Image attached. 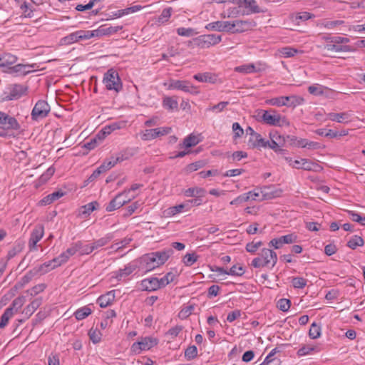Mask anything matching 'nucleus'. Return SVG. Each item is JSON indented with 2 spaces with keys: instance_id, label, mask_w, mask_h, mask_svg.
<instances>
[{
  "instance_id": "f257e3e1",
  "label": "nucleus",
  "mask_w": 365,
  "mask_h": 365,
  "mask_svg": "<svg viewBox=\"0 0 365 365\" xmlns=\"http://www.w3.org/2000/svg\"><path fill=\"white\" fill-rule=\"evenodd\" d=\"M257 120L272 126L289 125V123L285 117H282L275 110H259L257 113Z\"/></svg>"
},
{
  "instance_id": "f03ea898",
  "label": "nucleus",
  "mask_w": 365,
  "mask_h": 365,
  "mask_svg": "<svg viewBox=\"0 0 365 365\" xmlns=\"http://www.w3.org/2000/svg\"><path fill=\"white\" fill-rule=\"evenodd\" d=\"M138 271L150 272L160 265V252L148 253L135 259Z\"/></svg>"
},
{
  "instance_id": "7ed1b4c3",
  "label": "nucleus",
  "mask_w": 365,
  "mask_h": 365,
  "mask_svg": "<svg viewBox=\"0 0 365 365\" xmlns=\"http://www.w3.org/2000/svg\"><path fill=\"white\" fill-rule=\"evenodd\" d=\"M277 262V255L275 252L269 248H263L259 256L254 258L251 262V265L255 268H262L268 267L272 264L273 267Z\"/></svg>"
},
{
  "instance_id": "20e7f679",
  "label": "nucleus",
  "mask_w": 365,
  "mask_h": 365,
  "mask_svg": "<svg viewBox=\"0 0 365 365\" xmlns=\"http://www.w3.org/2000/svg\"><path fill=\"white\" fill-rule=\"evenodd\" d=\"M304 99L299 96H279L277 98H272L268 99L265 103L271 106H283L287 107H296L297 106L303 104Z\"/></svg>"
},
{
  "instance_id": "39448f33",
  "label": "nucleus",
  "mask_w": 365,
  "mask_h": 365,
  "mask_svg": "<svg viewBox=\"0 0 365 365\" xmlns=\"http://www.w3.org/2000/svg\"><path fill=\"white\" fill-rule=\"evenodd\" d=\"M103 83L106 88L109 91H115L118 93L123 88L122 82L119 77L118 73L111 68L105 73Z\"/></svg>"
},
{
  "instance_id": "423d86ee",
  "label": "nucleus",
  "mask_w": 365,
  "mask_h": 365,
  "mask_svg": "<svg viewBox=\"0 0 365 365\" xmlns=\"http://www.w3.org/2000/svg\"><path fill=\"white\" fill-rule=\"evenodd\" d=\"M165 86H168L169 89H178L181 90L184 92L189 93L191 94L197 95L200 93L198 88L194 86L191 83L187 81H171L169 84L164 83Z\"/></svg>"
},
{
  "instance_id": "0eeeda50",
  "label": "nucleus",
  "mask_w": 365,
  "mask_h": 365,
  "mask_svg": "<svg viewBox=\"0 0 365 365\" xmlns=\"http://www.w3.org/2000/svg\"><path fill=\"white\" fill-rule=\"evenodd\" d=\"M222 40V36L217 34L201 35L193 39L195 45L201 48H206L211 46L219 43Z\"/></svg>"
},
{
  "instance_id": "6e6552de",
  "label": "nucleus",
  "mask_w": 365,
  "mask_h": 365,
  "mask_svg": "<svg viewBox=\"0 0 365 365\" xmlns=\"http://www.w3.org/2000/svg\"><path fill=\"white\" fill-rule=\"evenodd\" d=\"M51 111V107L44 100H39L35 104L31 111V118L34 120H38L46 118Z\"/></svg>"
},
{
  "instance_id": "1a4fd4ad",
  "label": "nucleus",
  "mask_w": 365,
  "mask_h": 365,
  "mask_svg": "<svg viewBox=\"0 0 365 365\" xmlns=\"http://www.w3.org/2000/svg\"><path fill=\"white\" fill-rule=\"evenodd\" d=\"M257 26L254 20H235L230 21V31L232 33H242Z\"/></svg>"
},
{
  "instance_id": "9d476101",
  "label": "nucleus",
  "mask_w": 365,
  "mask_h": 365,
  "mask_svg": "<svg viewBox=\"0 0 365 365\" xmlns=\"http://www.w3.org/2000/svg\"><path fill=\"white\" fill-rule=\"evenodd\" d=\"M126 191H123V192L117 195L107 205L106 208V211L112 212L113 210H115L121 207L126 202H129L131 198L135 197V195L126 196Z\"/></svg>"
},
{
  "instance_id": "9b49d317",
  "label": "nucleus",
  "mask_w": 365,
  "mask_h": 365,
  "mask_svg": "<svg viewBox=\"0 0 365 365\" xmlns=\"http://www.w3.org/2000/svg\"><path fill=\"white\" fill-rule=\"evenodd\" d=\"M44 235V227L41 224H38L32 230L29 240V247L30 251L37 250V243L42 239Z\"/></svg>"
},
{
  "instance_id": "f8f14e48",
  "label": "nucleus",
  "mask_w": 365,
  "mask_h": 365,
  "mask_svg": "<svg viewBox=\"0 0 365 365\" xmlns=\"http://www.w3.org/2000/svg\"><path fill=\"white\" fill-rule=\"evenodd\" d=\"M0 127L14 130L20 129V125L14 117L1 111H0Z\"/></svg>"
},
{
  "instance_id": "ddd939ff",
  "label": "nucleus",
  "mask_w": 365,
  "mask_h": 365,
  "mask_svg": "<svg viewBox=\"0 0 365 365\" xmlns=\"http://www.w3.org/2000/svg\"><path fill=\"white\" fill-rule=\"evenodd\" d=\"M135 270L138 271V267L135 260H133L125 266L123 269H119L116 272L115 277L117 280L120 281L127 277Z\"/></svg>"
},
{
  "instance_id": "4468645a",
  "label": "nucleus",
  "mask_w": 365,
  "mask_h": 365,
  "mask_svg": "<svg viewBox=\"0 0 365 365\" xmlns=\"http://www.w3.org/2000/svg\"><path fill=\"white\" fill-rule=\"evenodd\" d=\"M230 21H217L206 25L205 29L207 30L217 31L221 32H230Z\"/></svg>"
},
{
  "instance_id": "2eb2a0df",
  "label": "nucleus",
  "mask_w": 365,
  "mask_h": 365,
  "mask_svg": "<svg viewBox=\"0 0 365 365\" xmlns=\"http://www.w3.org/2000/svg\"><path fill=\"white\" fill-rule=\"evenodd\" d=\"M260 66L261 63H258L257 66L255 63H248L235 67V71L245 74L257 73L262 70Z\"/></svg>"
},
{
  "instance_id": "dca6fc26",
  "label": "nucleus",
  "mask_w": 365,
  "mask_h": 365,
  "mask_svg": "<svg viewBox=\"0 0 365 365\" xmlns=\"http://www.w3.org/2000/svg\"><path fill=\"white\" fill-rule=\"evenodd\" d=\"M115 299V291L108 292L106 294L100 296L97 300L99 306L102 308L110 305Z\"/></svg>"
},
{
  "instance_id": "f3484780",
  "label": "nucleus",
  "mask_w": 365,
  "mask_h": 365,
  "mask_svg": "<svg viewBox=\"0 0 365 365\" xmlns=\"http://www.w3.org/2000/svg\"><path fill=\"white\" fill-rule=\"evenodd\" d=\"M26 92V88L22 85H14L11 88L9 95L6 96V100L11 101L19 99Z\"/></svg>"
},
{
  "instance_id": "a211bd4d",
  "label": "nucleus",
  "mask_w": 365,
  "mask_h": 365,
  "mask_svg": "<svg viewBox=\"0 0 365 365\" xmlns=\"http://www.w3.org/2000/svg\"><path fill=\"white\" fill-rule=\"evenodd\" d=\"M240 3L243 4L245 8L250 9V12H247V14L265 13L267 11V9H260L255 0H240Z\"/></svg>"
},
{
  "instance_id": "6ab92c4d",
  "label": "nucleus",
  "mask_w": 365,
  "mask_h": 365,
  "mask_svg": "<svg viewBox=\"0 0 365 365\" xmlns=\"http://www.w3.org/2000/svg\"><path fill=\"white\" fill-rule=\"evenodd\" d=\"M163 107L170 112L178 110V102L175 96H166L163 98Z\"/></svg>"
},
{
  "instance_id": "aec40b11",
  "label": "nucleus",
  "mask_w": 365,
  "mask_h": 365,
  "mask_svg": "<svg viewBox=\"0 0 365 365\" xmlns=\"http://www.w3.org/2000/svg\"><path fill=\"white\" fill-rule=\"evenodd\" d=\"M193 78L200 82H208L211 83H216L217 82V76L209 72L197 73L194 75Z\"/></svg>"
},
{
  "instance_id": "412c9836",
  "label": "nucleus",
  "mask_w": 365,
  "mask_h": 365,
  "mask_svg": "<svg viewBox=\"0 0 365 365\" xmlns=\"http://www.w3.org/2000/svg\"><path fill=\"white\" fill-rule=\"evenodd\" d=\"M141 285L146 291H154L160 288V280L156 277L145 279Z\"/></svg>"
},
{
  "instance_id": "4be33fe9",
  "label": "nucleus",
  "mask_w": 365,
  "mask_h": 365,
  "mask_svg": "<svg viewBox=\"0 0 365 365\" xmlns=\"http://www.w3.org/2000/svg\"><path fill=\"white\" fill-rule=\"evenodd\" d=\"M179 273L176 269H172L163 277H161V287H165L171 282H177Z\"/></svg>"
},
{
  "instance_id": "5701e85b",
  "label": "nucleus",
  "mask_w": 365,
  "mask_h": 365,
  "mask_svg": "<svg viewBox=\"0 0 365 365\" xmlns=\"http://www.w3.org/2000/svg\"><path fill=\"white\" fill-rule=\"evenodd\" d=\"M260 192L262 193V197L260 200H263L279 197L282 191L274 190V187H264L263 188L260 189Z\"/></svg>"
},
{
  "instance_id": "b1692460",
  "label": "nucleus",
  "mask_w": 365,
  "mask_h": 365,
  "mask_svg": "<svg viewBox=\"0 0 365 365\" xmlns=\"http://www.w3.org/2000/svg\"><path fill=\"white\" fill-rule=\"evenodd\" d=\"M42 298L38 297L34 299L29 305H27L24 311L23 314H25L28 318L30 317L34 312L41 305Z\"/></svg>"
},
{
  "instance_id": "393cba45",
  "label": "nucleus",
  "mask_w": 365,
  "mask_h": 365,
  "mask_svg": "<svg viewBox=\"0 0 365 365\" xmlns=\"http://www.w3.org/2000/svg\"><path fill=\"white\" fill-rule=\"evenodd\" d=\"M140 138L145 141H149L158 138L160 135V128L145 129L140 132Z\"/></svg>"
},
{
  "instance_id": "a878e982",
  "label": "nucleus",
  "mask_w": 365,
  "mask_h": 365,
  "mask_svg": "<svg viewBox=\"0 0 365 365\" xmlns=\"http://www.w3.org/2000/svg\"><path fill=\"white\" fill-rule=\"evenodd\" d=\"M268 140H265L262 138L259 133H255L253 137H251L249 140V145L252 148H267Z\"/></svg>"
},
{
  "instance_id": "bb28decb",
  "label": "nucleus",
  "mask_w": 365,
  "mask_h": 365,
  "mask_svg": "<svg viewBox=\"0 0 365 365\" xmlns=\"http://www.w3.org/2000/svg\"><path fill=\"white\" fill-rule=\"evenodd\" d=\"M98 205L96 201H93L82 206L79 210V216L81 217H87L93 211L97 209Z\"/></svg>"
},
{
  "instance_id": "cd10ccee",
  "label": "nucleus",
  "mask_w": 365,
  "mask_h": 365,
  "mask_svg": "<svg viewBox=\"0 0 365 365\" xmlns=\"http://www.w3.org/2000/svg\"><path fill=\"white\" fill-rule=\"evenodd\" d=\"M65 195V192L62 190H58L52 192L51 194L48 195L44 197L41 201L40 203L42 205H46L53 203L54 201L58 200L61 197Z\"/></svg>"
},
{
  "instance_id": "c85d7f7f",
  "label": "nucleus",
  "mask_w": 365,
  "mask_h": 365,
  "mask_svg": "<svg viewBox=\"0 0 365 365\" xmlns=\"http://www.w3.org/2000/svg\"><path fill=\"white\" fill-rule=\"evenodd\" d=\"M324 49L327 51L331 52H350L352 51L350 46H342V45H336L334 43H327L324 46Z\"/></svg>"
},
{
  "instance_id": "c756f323",
  "label": "nucleus",
  "mask_w": 365,
  "mask_h": 365,
  "mask_svg": "<svg viewBox=\"0 0 365 365\" xmlns=\"http://www.w3.org/2000/svg\"><path fill=\"white\" fill-rule=\"evenodd\" d=\"M138 345H140L144 350H148L154 345L158 344V339L151 336L142 337L137 341Z\"/></svg>"
},
{
  "instance_id": "7c9ffc66",
  "label": "nucleus",
  "mask_w": 365,
  "mask_h": 365,
  "mask_svg": "<svg viewBox=\"0 0 365 365\" xmlns=\"http://www.w3.org/2000/svg\"><path fill=\"white\" fill-rule=\"evenodd\" d=\"M17 61V57L11 53H4L0 56V67H9L14 64Z\"/></svg>"
},
{
  "instance_id": "2f4dec72",
  "label": "nucleus",
  "mask_w": 365,
  "mask_h": 365,
  "mask_svg": "<svg viewBox=\"0 0 365 365\" xmlns=\"http://www.w3.org/2000/svg\"><path fill=\"white\" fill-rule=\"evenodd\" d=\"M186 207V204L182 203L173 207H168L163 212L162 217H169L179 212H181Z\"/></svg>"
},
{
  "instance_id": "473e14b6",
  "label": "nucleus",
  "mask_w": 365,
  "mask_h": 365,
  "mask_svg": "<svg viewBox=\"0 0 365 365\" xmlns=\"http://www.w3.org/2000/svg\"><path fill=\"white\" fill-rule=\"evenodd\" d=\"M206 193V190L204 188L199 187H190L184 191V195L186 197H203Z\"/></svg>"
},
{
  "instance_id": "72a5a7b5",
  "label": "nucleus",
  "mask_w": 365,
  "mask_h": 365,
  "mask_svg": "<svg viewBox=\"0 0 365 365\" xmlns=\"http://www.w3.org/2000/svg\"><path fill=\"white\" fill-rule=\"evenodd\" d=\"M329 118L332 121L337 123H346L349 121L350 115L348 113H330L328 114Z\"/></svg>"
},
{
  "instance_id": "f704fd0d",
  "label": "nucleus",
  "mask_w": 365,
  "mask_h": 365,
  "mask_svg": "<svg viewBox=\"0 0 365 365\" xmlns=\"http://www.w3.org/2000/svg\"><path fill=\"white\" fill-rule=\"evenodd\" d=\"M81 41L79 30L61 38V42L62 44L68 45Z\"/></svg>"
},
{
  "instance_id": "c9c22d12",
  "label": "nucleus",
  "mask_w": 365,
  "mask_h": 365,
  "mask_svg": "<svg viewBox=\"0 0 365 365\" xmlns=\"http://www.w3.org/2000/svg\"><path fill=\"white\" fill-rule=\"evenodd\" d=\"M124 125L125 123L123 122L112 123L110 125L105 126L102 129V134L103 135H108L110 134L113 131L120 129Z\"/></svg>"
},
{
  "instance_id": "e433bc0d",
  "label": "nucleus",
  "mask_w": 365,
  "mask_h": 365,
  "mask_svg": "<svg viewBox=\"0 0 365 365\" xmlns=\"http://www.w3.org/2000/svg\"><path fill=\"white\" fill-rule=\"evenodd\" d=\"M200 143V140L197 136L190 134L187 136L182 142V147L186 148H189L193 146H195Z\"/></svg>"
},
{
  "instance_id": "4c0bfd02",
  "label": "nucleus",
  "mask_w": 365,
  "mask_h": 365,
  "mask_svg": "<svg viewBox=\"0 0 365 365\" xmlns=\"http://www.w3.org/2000/svg\"><path fill=\"white\" fill-rule=\"evenodd\" d=\"M26 302V298L24 296H20L16 298L11 303V306L7 309H11L12 313L14 314L18 310L21 308Z\"/></svg>"
},
{
  "instance_id": "58836bf2",
  "label": "nucleus",
  "mask_w": 365,
  "mask_h": 365,
  "mask_svg": "<svg viewBox=\"0 0 365 365\" xmlns=\"http://www.w3.org/2000/svg\"><path fill=\"white\" fill-rule=\"evenodd\" d=\"M112 239L110 235L98 239L91 243L93 252L108 244Z\"/></svg>"
},
{
  "instance_id": "ea45409f",
  "label": "nucleus",
  "mask_w": 365,
  "mask_h": 365,
  "mask_svg": "<svg viewBox=\"0 0 365 365\" xmlns=\"http://www.w3.org/2000/svg\"><path fill=\"white\" fill-rule=\"evenodd\" d=\"M364 244V241L360 236L354 235L347 242V246L352 249L355 250L357 247L363 246Z\"/></svg>"
},
{
  "instance_id": "a19ab883",
  "label": "nucleus",
  "mask_w": 365,
  "mask_h": 365,
  "mask_svg": "<svg viewBox=\"0 0 365 365\" xmlns=\"http://www.w3.org/2000/svg\"><path fill=\"white\" fill-rule=\"evenodd\" d=\"M91 314V309L88 307H83L77 309L74 316L77 320H82Z\"/></svg>"
},
{
  "instance_id": "79ce46f5",
  "label": "nucleus",
  "mask_w": 365,
  "mask_h": 365,
  "mask_svg": "<svg viewBox=\"0 0 365 365\" xmlns=\"http://www.w3.org/2000/svg\"><path fill=\"white\" fill-rule=\"evenodd\" d=\"M131 155L132 153H130L128 150H126L115 154V155H112L111 158L114 160L115 164L116 165L118 163H120L125 160H128Z\"/></svg>"
},
{
  "instance_id": "37998d69",
  "label": "nucleus",
  "mask_w": 365,
  "mask_h": 365,
  "mask_svg": "<svg viewBox=\"0 0 365 365\" xmlns=\"http://www.w3.org/2000/svg\"><path fill=\"white\" fill-rule=\"evenodd\" d=\"M344 21L342 20L324 21L319 24V26L327 29H334L339 26L344 24Z\"/></svg>"
},
{
  "instance_id": "c03bdc74",
  "label": "nucleus",
  "mask_w": 365,
  "mask_h": 365,
  "mask_svg": "<svg viewBox=\"0 0 365 365\" xmlns=\"http://www.w3.org/2000/svg\"><path fill=\"white\" fill-rule=\"evenodd\" d=\"M78 252L81 255H89L93 252L91 245L90 244H83L82 242L78 241L76 242Z\"/></svg>"
},
{
  "instance_id": "a18cd8bd",
  "label": "nucleus",
  "mask_w": 365,
  "mask_h": 365,
  "mask_svg": "<svg viewBox=\"0 0 365 365\" xmlns=\"http://www.w3.org/2000/svg\"><path fill=\"white\" fill-rule=\"evenodd\" d=\"M262 245H263V242L262 241H260V240L255 241L254 240L253 241L248 242L246 245L245 249H246L247 252L254 254Z\"/></svg>"
},
{
  "instance_id": "49530a36",
  "label": "nucleus",
  "mask_w": 365,
  "mask_h": 365,
  "mask_svg": "<svg viewBox=\"0 0 365 365\" xmlns=\"http://www.w3.org/2000/svg\"><path fill=\"white\" fill-rule=\"evenodd\" d=\"M267 147L272 149L275 153L284 155L287 153V150L282 148V146L276 142L273 138H270V141L268 140Z\"/></svg>"
},
{
  "instance_id": "de8ad7c7",
  "label": "nucleus",
  "mask_w": 365,
  "mask_h": 365,
  "mask_svg": "<svg viewBox=\"0 0 365 365\" xmlns=\"http://www.w3.org/2000/svg\"><path fill=\"white\" fill-rule=\"evenodd\" d=\"M14 315L11 309H6L4 314L1 315L0 322V328L4 329L8 324L10 318Z\"/></svg>"
},
{
  "instance_id": "09e8293b",
  "label": "nucleus",
  "mask_w": 365,
  "mask_h": 365,
  "mask_svg": "<svg viewBox=\"0 0 365 365\" xmlns=\"http://www.w3.org/2000/svg\"><path fill=\"white\" fill-rule=\"evenodd\" d=\"M115 165V162L110 156L109 158H108L103 161V163L98 167V169L101 170V172L102 173H104L106 171L111 169Z\"/></svg>"
},
{
  "instance_id": "8fccbe9b",
  "label": "nucleus",
  "mask_w": 365,
  "mask_h": 365,
  "mask_svg": "<svg viewBox=\"0 0 365 365\" xmlns=\"http://www.w3.org/2000/svg\"><path fill=\"white\" fill-rule=\"evenodd\" d=\"M321 335V327L315 322L312 323L309 331V336L311 339H315Z\"/></svg>"
},
{
  "instance_id": "3c124183",
  "label": "nucleus",
  "mask_w": 365,
  "mask_h": 365,
  "mask_svg": "<svg viewBox=\"0 0 365 365\" xmlns=\"http://www.w3.org/2000/svg\"><path fill=\"white\" fill-rule=\"evenodd\" d=\"M324 89L328 88L327 87L317 84L309 86L308 91L310 94H312L314 96H322L324 94Z\"/></svg>"
},
{
  "instance_id": "603ef678",
  "label": "nucleus",
  "mask_w": 365,
  "mask_h": 365,
  "mask_svg": "<svg viewBox=\"0 0 365 365\" xmlns=\"http://www.w3.org/2000/svg\"><path fill=\"white\" fill-rule=\"evenodd\" d=\"M31 67V66L29 65L17 64L16 66L10 67L9 68L14 73H19L25 75L30 72V71L27 68H29Z\"/></svg>"
},
{
  "instance_id": "864d4df0",
  "label": "nucleus",
  "mask_w": 365,
  "mask_h": 365,
  "mask_svg": "<svg viewBox=\"0 0 365 365\" xmlns=\"http://www.w3.org/2000/svg\"><path fill=\"white\" fill-rule=\"evenodd\" d=\"M102 26L104 36L112 35L113 34L117 33L123 29L122 26H106V25H102Z\"/></svg>"
},
{
  "instance_id": "5fc2aeb1",
  "label": "nucleus",
  "mask_w": 365,
  "mask_h": 365,
  "mask_svg": "<svg viewBox=\"0 0 365 365\" xmlns=\"http://www.w3.org/2000/svg\"><path fill=\"white\" fill-rule=\"evenodd\" d=\"M307 280L303 277H293L292 280V285L297 289H303L307 285Z\"/></svg>"
},
{
  "instance_id": "6e6d98bb",
  "label": "nucleus",
  "mask_w": 365,
  "mask_h": 365,
  "mask_svg": "<svg viewBox=\"0 0 365 365\" xmlns=\"http://www.w3.org/2000/svg\"><path fill=\"white\" fill-rule=\"evenodd\" d=\"M197 354V349L195 346H190L185 351V356L187 360L193 359Z\"/></svg>"
},
{
  "instance_id": "4d7b16f0",
  "label": "nucleus",
  "mask_w": 365,
  "mask_h": 365,
  "mask_svg": "<svg viewBox=\"0 0 365 365\" xmlns=\"http://www.w3.org/2000/svg\"><path fill=\"white\" fill-rule=\"evenodd\" d=\"M245 273V269L242 266L233 265L228 270V275L240 277Z\"/></svg>"
},
{
  "instance_id": "13d9d810",
  "label": "nucleus",
  "mask_w": 365,
  "mask_h": 365,
  "mask_svg": "<svg viewBox=\"0 0 365 365\" xmlns=\"http://www.w3.org/2000/svg\"><path fill=\"white\" fill-rule=\"evenodd\" d=\"M20 9L24 11V16L25 18H32L34 16V9L30 8L28 3L24 1L21 6Z\"/></svg>"
},
{
  "instance_id": "bf43d9fd",
  "label": "nucleus",
  "mask_w": 365,
  "mask_h": 365,
  "mask_svg": "<svg viewBox=\"0 0 365 365\" xmlns=\"http://www.w3.org/2000/svg\"><path fill=\"white\" fill-rule=\"evenodd\" d=\"M291 302L288 299H280L277 302V307L282 312H287L290 307Z\"/></svg>"
},
{
  "instance_id": "052dcab7",
  "label": "nucleus",
  "mask_w": 365,
  "mask_h": 365,
  "mask_svg": "<svg viewBox=\"0 0 365 365\" xmlns=\"http://www.w3.org/2000/svg\"><path fill=\"white\" fill-rule=\"evenodd\" d=\"M177 33L179 36H187V37L192 36L196 34V32H195V30L193 29L184 28V27L178 28L177 29Z\"/></svg>"
},
{
  "instance_id": "680f3d73",
  "label": "nucleus",
  "mask_w": 365,
  "mask_h": 365,
  "mask_svg": "<svg viewBox=\"0 0 365 365\" xmlns=\"http://www.w3.org/2000/svg\"><path fill=\"white\" fill-rule=\"evenodd\" d=\"M132 241V239L130 237H125L123 240L119 242H116L110 248L114 249L115 251H118L125 247L127 245H128Z\"/></svg>"
},
{
  "instance_id": "e2e57ef3",
  "label": "nucleus",
  "mask_w": 365,
  "mask_h": 365,
  "mask_svg": "<svg viewBox=\"0 0 365 365\" xmlns=\"http://www.w3.org/2000/svg\"><path fill=\"white\" fill-rule=\"evenodd\" d=\"M197 259V256L195 253L186 254L183 258V262L186 266L192 265Z\"/></svg>"
},
{
  "instance_id": "0e129e2a",
  "label": "nucleus",
  "mask_w": 365,
  "mask_h": 365,
  "mask_svg": "<svg viewBox=\"0 0 365 365\" xmlns=\"http://www.w3.org/2000/svg\"><path fill=\"white\" fill-rule=\"evenodd\" d=\"M270 138H273L279 145H280L282 147L284 146V145L286 143V138L284 136L279 135L277 131L271 132L269 133Z\"/></svg>"
},
{
  "instance_id": "69168bd1",
  "label": "nucleus",
  "mask_w": 365,
  "mask_h": 365,
  "mask_svg": "<svg viewBox=\"0 0 365 365\" xmlns=\"http://www.w3.org/2000/svg\"><path fill=\"white\" fill-rule=\"evenodd\" d=\"M319 165L308 159H304L302 164V169L305 170H317Z\"/></svg>"
},
{
  "instance_id": "338daca9",
  "label": "nucleus",
  "mask_w": 365,
  "mask_h": 365,
  "mask_svg": "<svg viewBox=\"0 0 365 365\" xmlns=\"http://www.w3.org/2000/svg\"><path fill=\"white\" fill-rule=\"evenodd\" d=\"M284 158H285L286 161H287V163L289 164V165H291L294 168L302 169V164L304 163V158H302L300 160H293L291 158H288V157H285Z\"/></svg>"
},
{
  "instance_id": "774afa93",
  "label": "nucleus",
  "mask_w": 365,
  "mask_h": 365,
  "mask_svg": "<svg viewBox=\"0 0 365 365\" xmlns=\"http://www.w3.org/2000/svg\"><path fill=\"white\" fill-rule=\"evenodd\" d=\"M88 335L90 337V339L94 343H98L101 341V334L99 331L97 329H91L89 332Z\"/></svg>"
}]
</instances>
